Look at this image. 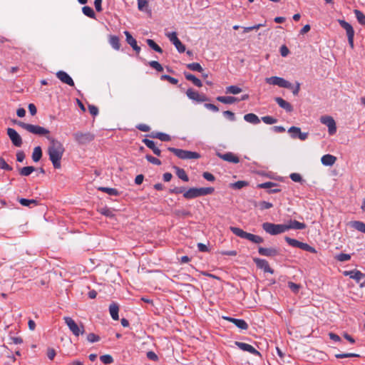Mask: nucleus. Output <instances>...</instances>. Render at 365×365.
Instances as JSON below:
<instances>
[{"instance_id": "1a4fd4ad", "label": "nucleus", "mask_w": 365, "mask_h": 365, "mask_svg": "<svg viewBox=\"0 0 365 365\" xmlns=\"http://www.w3.org/2000/svg\"><path fill=\"white\" fill-rule=\"evenodd\" d=\"M320 122L328 128V133L333 135L336 133V125L334 119L330 115H322Z\"/></svg>"}, {"instance_id": "c756f323", "label": "nucleus", "mask_w": 365, "mask_h": 365, "mask_svg": "<svg viewBox=\"0 0 365 365\" xmlns=\"http://www.w3.org/2000/svg\"><path fill=\"white\" fill-rule=\"evenodd\" d=\"M109 43L114 49H115L117 51L120 49V43L119 38L118 36H109Z\"/></svg>"}, {"instance_id": "c03bdc74", "label": "nucleus", "mask_w": 365, "mask_h": 365, "mask_svg": "<svg viewBox=\"0 0 365 365\" xmlns=\"http://www.w3.org/2000/svg\"><path fill=\"white\" fill-rule=\"evenodd\" d=\"M264 25L262 24H255L254 26H248V27H242V34H245V33H247V32H249V31H253V30H258L259 28L264 26Z\"/></svg>"}, {"instance_id": "09e8293b", "label": "nucleus", "mask_w": 365, "mask_h": 365, "mask_svg": "<svg viewBox=\"0 0 365 365\" xmlns=\"http://www.w3.org/2000/svg\"><path fill=\"white\" fill-rule=\"evenodd\" d=\"M284 240L290 246L294 247H299V245L300 243L299 241H298L295 239L290 238L289 237H285Z\"/></svg>"}, {"instance_id": "338daca9", "label": "nucleus", "mask_w": 365, "mask_h": 365, "mask_svg": "<svg viewBox=\"0 0 365 365\" xmlns=\"http://www.w3.org/2000/svg\"><path fill=\"white\" fill-rule=\"evenodd\" d=\"M88 110H89V112L90 113L93 115V116H96L98 115V109L96 106H93V105H89L88 106Z\"/></svg>"}, {"instance_id": "bf43d9fd", "label": "nucleus", "mask_w": 365, "mask_h": 365, "mask_svg": "<svg viewBox=\"0 0 365 365\" xmlns=\"http://www.w3.org/2000/svg\"><path fill=\"white\" fill-rule=\"evenodd\" d=\"M149 64L152 68H155L158 71L161 72L163 71V66L158 61H152L149 63Z\"/></svg>"}, {"instance_id": "3c124183", "label": "nucleus", "mask_w": 365, "mask_h": 365, "mask_svg": "<svg viewBox=\"0 0 365 365\" xmlns=\"http://www.w3.org/2000/svg\"><path fill=\"white\" fill-rule=\"evenodd\" d=\"M100 359L105 364H110L113 361V357L109 354L101 356Z\"/></svg>"}, {"instance_id": "8fccbe9b", "label": "nucleus", "mask_w": 365, "mask_h": 365, "mask_svg": "<svg viewBox=\"0 0 365 365\" xmlns=\"http://www.w3.org/2000/svg\"><path fill=\"white\" fill-rule=\"evenodd\" d=\"M335 258L339 262H346L351 259V255L349 254L341 253L337 255Z\"/></svg>"}, {"instance_id": "423d86ee", "label": "nucleus", "mask_w": 365, "mask_h": 365, "mask_svg": "<svg viewBox=\"0 0 365 365\" xmlns=\"http://www.w3.org/2000/svg\"><path fill=\"white\" fill-rule=\"evenodd\" d=\"M262 228L267 233L272 235H277L287 232L285 224L264 222L262 224Z\"/></svg>"}, {"instance_id": "a18cd8bd", "label": "nucleus", "mask_w": 365, "mask_h": 365, "mask_svg": "<svg viewBox=\"0 0 365 365\" xmlns=\"http://www.w3.org/2000/svg\"><path fill=\"white\" fill-rule=\"evenodd\" d=\"M299 248H300V249H302L303 250H306V251L310 252L312 253H316L317 252L316 250L314 247L309 246L307 243H304V242H301L299 243Z\"/></svg>"}, {"instance_id": "49530a36", "label": "nucleus", "mask_w": 365, "mask_h": 365, "mask_svg": "<svg viewBox=\"0 0 365 365\" xmlns=\"http://www.w3.org/2000/svg\"><path fill=\"white\" fill-rule=\"evenodd\" d=\"M99 212L101 214H102L106 217H114L113 212L108 207H102L99 210Z\"/></svg>"}, {"instance_id": "0eeeda50", "label": "nucleus", "mask_w": 365, "mask_h": 365, "mask_svg": "<svg viewBox=\"0 0 365 365\" xmlns=\"http://www.w3.org/2000/svg\"><path fill=\"white\" fill-rule=\"evenodd\" d=\"M168 150L174 153L178 158L182 160L198 159L200 155L198 153L175 148H168Z\"/></svg>"}, {"instance_id": "774afa93", "label": "nucleus", "mask_w": 365, "mask_h": 365, "mask_svg": "<svg viewBox=\"0 0 365 365\" xmlns=\"http://www.w3.org/2000/svg\"><path fill=\"white\" fill-rule=\"evenodd\" d=\"M147 357L152 360V361H157L158 360V356H157V354L153 352V351H148L147 353Z\"/></svg>"}, {"instance_id": "aec40b11", "label": "nucleus", "mask_w": 365, "mask_h": 365, "mask_svg": "<svg viewBox=\"0 0 365 365\" xmlns=\"http://www.w3.org/2000/svg\"><path fill=\"white\" fill-rule=\"evenodd\" d=\"M258 252L259 255L266 257H274L278 255V250L275 248L259 247Z\"/></svg>"}, {"instance_id": "f8f14e48", "label": "nucleus", "mask_w": 365, "mask_h": 365, "mask_svg": "<svg viewBox=\"0 0 365 365\" xmlns=\"http://www.w3.org/2000/svg\"><path fill=\"white\" fill-rule=\"evenodd\" d=\"M165 35L180 53L185 52V46L178 38L176 32L167 33Z\"/></svg>"}, {"instance_id": "603ef678", "label": "nucleus", "mask_w": 365, "mask_h": 365, "mask_svg": "<svg viewBox=\"0 0 365 365\" xmlns=\"http://www.w3.org/2000/svg\"><path fill=\"white\" fill-rule=\"evenodd\" d=\"M175 215L179 217H186L187 216H190L191 214L189 211L185 210H178L175 211Z\"/></svg>"}, {"instance_id": "2f4dec72", "label": "nucleus", "mask_w": 365, "mask_h": 365, "mask_svg": "<svg viewBox=\"0 0 365 365\" xmlns=\"http://www.w3.org/2000/svg\"><path fill=\"white\" fill-rule=\"evenodd\" d=\"M42 157V150L40 146L35 147L32 153V159L34 162H38Z\"/></svg>"}, {"instance_id": "de8ad7c7", "label": "nucleus", "mask_w": 365, "mask_h": 365, "mask_svg": "<svg viewBox=\"0 0 365 365\" xmlns=\"http://www.w3.org/2000/svg\"><path fill=\"white\" fill-rule=\"evenodd\" d=\"M262 120L267 125H272L277 122V120L276 118L269 115L262 117Z\"/></svg>"}, {"instance_id": "052dcab7", "label": "nucleus", "mask_w": 365, "mask_h": 365, "mask_svg": "<svg viewBox=\"0 0 365 365\" xmlns=\"http://www.w3.org/2000/svg\"><path fill=\"white\" fill-rule=\"evenodd\" d=\"M0 168L6 170H11L12 168L6 163L4 158H0Z\"/></svg>"}, {"instance_id": "13d9d810", "label": "nucleus", "mask_w": 365, "mask_h": 365, "mask_svg": "<svg viewBox=\"0 0 365 365\" xmlns=\"http://www.w3.org/2000/svg\"><path fill=\"white\" fill-rule=\"evenodd\" d=\"M145 158L148 160V162H150L154 165H161L160 160L155 157H153L152 155H147L145 156Z\"/></svg>"}, {"instance_id": "680f3d73", "label": "nucleus", "mask_w": 365, "mask_h": 365, "mask_svg": "<svg viewBox=\"0 0 365 365\" xmlns=\"http://www.w3.org/2000/svg\"><path fill=\"white\" fill-rule=\"evenodd\" d=\"M272 204L267 201H262L259 202V207L261 210H267L272 207Z\"/></svg>"}, {"instance_id": "c85d7f7f", "label": "nucleus", "mask_w": 365, "mask_h": 365, "mask_svg": "<svg viewBox=\"0 0 365 365\" xmlns=\"http://www.w3.org/2000/svg\"><path fill=\"white\" fill-rule=\"evenodd\" d=\"M185 76L187 80L192 81L195 86L197 87H201L202 86L200 80L196 78L194 75L189 73H185Z\"/></svg>"}, {"instance_id": "e433bc0d", "label": "nucleus", "mask_w": 365, "mask_h": 365, "mask_svg": "<svg viewBox=\"0 0 365 365\" xmlns=\"http://www.w3.org/2000/svg\"><path fill=\"white\" fill-rule=\"evenodd\" d=\"M148 45L153 48L154 51L158 53H163L162 48L152 39H147L146 41Z\"/></svg>"}, {"instance_id": "0e129e2a", "label": "nucleus", "mask_w": 365, "mask_h": 365, "mask_svg": "<svg viewBox=\"0 0 365 365\" xmlns=\"http://www.w3.org/2000/svg\"><path fill=\"white\" fill-rule=\"evenodd\" d=\"M162 79H165V80L168 81L170 83L174 84V85L177 84L178 82V81L176 78H173L168 75L162 76Z\"/></svg>"}, {"instance_id": "b1692460", "label": "nucleus", "mask_w": 365, "mask_h": 365, "mask_svg": "<svg viewBox=\"0 0 365 365\" xmlns=\"http://www.w3.org/2000/svg\"><path fill=\"white\" fill-rule=\"evenodd\" d=\"M275 101L277 103L279 107L284 109L287 112H292L293 110L292 106L283 98L280 97L275 98Z\"/></svg>"}, {"instance_id": "cd10ccee", "label": "nucleus", "mask_w": 365, "mask_h": 365, "mask_svg": "<svg viewBox=\"0 0 365 365\" xmlns=\"http://www.w3.org/2000/svg\"><path fill=\"white\" fill-rule=\"evenodd\" d=\"M109 312L110 314L111 317L114 320H118L119 319L118 317V312H119V307L118 305L115 303H113L109 307Z\"/></svg>"}, {"instance_id": "412c9836", "label": "nucleus", "mask_w": 365, "mask_h": 365, "mask_svg": "<svg viewBox=\"0 0 365 365\" xmlns=\"http://www.w3.org/2000/svg\"><path fill=\"white\" fill-rule=\"evenodd\" d=\"M286 225L287 231L293 229V230H303L306 227L304 223L299 222L297 220H289Z\"/></svg>"}, {"instance_id": "37998d69", "label": "nucleus", "mask_w": 365, "mask_h": 365, "mask_svg": "<svg viewBox=\"0 0 365 365\" xmlns=\"http://www.w3.org/2000/svg\"><path fill=\"white\" fill-rule=\"evenodd\" d=\"M82 11L86 16L90 18H95V13L92 8L87 6H83L82 9Z\"/></svg>"}, {"instance_id": "7c9ffc66", "label": "nucleus", "mask_w": 365, "mask_h": 365, "mask_svg": "<svg viewBox=\"0 0 365 365\" xmlns=\"http://www.w3.org/2000/svg\"><path fill=\"white\" fill-rule=\"evenodd\" d=\"M151 138H158L162 141H170V137L168 134L163 133H153L150 135Z\"/></svg>"}, {"instance_id": "bb28decb", "label": "nucleus", "mask_w": 365, "mask_h": 365, "mask_svg": "<svg viewBox=\"0 0 365 365\" xmlns=\"http://www.w3.org/2000/svg\"><path fill=\"white\" fill-rule=\"evenodd\" d=\"M244 119L245 121L255 125L260 123V120L258 116L254 113H247L245 115Z\"/></svg>"}, {"instance_id": "864d4df0", "label": "nucleus", "mask_w": 365, "mask_h": 365, "mask_svg": "<svg viewBox=\"0 0 365 365\" xmlns=\"http://www.w3.org/2000/svg\"><path fill=\"white\" fill-rule=\"evenodd\" d=\"M359 355L354 353H346V354H337L335 355V357L337 359H344L348 357H359Z\"/></svg>"}, {"instance_id": "dca6fc26", "label": "nucleus", "mask_w": 365, "mask_h": 365, "mask_svg": "<svg viewBox=\"0 0 365 365\" xmlns=\"http://www.w3.org/2000/svg\"><path fill=\"white\" fill-rule=\"evenodd\" d=\"M186 94L189 98L197 102H204L207 101V98L205 95L200 94L198 92L192 89H188Z\"/></svg>"}, {"instance_id": "f704fd0d", "label": "nucleus", "mask_w": 365, "mask_h": 365, "mask_svg": "<svg viewBox=\"0 0 365 365\" xmlns=\"http://www.w3.org/2000/svg\"><path fill=\"white\" fill-rule=\"evenodd\" d=\"M176 175L179 178H180L185 182H187L189 180L187 175L186 174L185 171L182 168H176Z\"/></svg>"}, {"instance_id": "39448f33", "label": "nucleus", "mask_w": 365, "mask_h": 365, "mask_svg": "<svg viewBox=\"0 0 365 365\" xmlns=\"http://www.w3.org/2000/svg\"><path fill=\"white\" fill-rule=\"evenodd\" d=\"M230 229L232 231V232L236 235L237 236L242 238L248 240L249 241L255 243V244H260L263 242L264 240L262 237L256 235H253L251 233H248L247 232H245L240 228L238 227H230Z\"/></svg>"}, {"instance_id": "5fc2aeb1", "label": "nucleus", "mask_w": 365, "mask_h": 365, "mask_svg": "<svg viewBox=\"0 0 365 365\" xmlns=\"http://www.w3.org/2000/svg\"><path fill=\"white\" fill-rule=\"evenodd\" d=\"M248 98H249L248 94H244L240 98L230 96V104H232L236 101H245V100L248 99Z\"/></svg>"}, {"instance_id": "f03ea898", "label": "nucleus", "mask_w": 365, "mask_h": 365, "mask_svg": "<svg viewBox=\"0 0 365 365\" xmlns=\"http://www.w3.org/2000/svg\"><path fill=\"white\" fill-rule=\"evenodd\" d=\"M63 320L71 332L75 336L78 337L85 334V327L82 322H80L77 323L70 317H64Z\"/></svg>"}, {"instance_id": "f257e3e1", "label": "nucleus", "mask_w": 365, "mask_h": 365, "mask_svg": "<svg viewBox=\"0 0 365 365\" xmlns=\"http://www.w3.org/2000/svg\"><path fill=\"white\" fill-rule=\"evenodd\" d=\"M47 139L50 143L48 148L49 159L53 167L56 169H59L61 166V160L65 150L63 145L60 141L50 136H47Z\"/></svg>"}, {"instance_id": "20e7f679", "label": "nucleus", "mask_w": 365, "mask_h": 365, "mask_svg": "<svg viewBox=\"0 0 365 365\" xmlns=\"http://www.w3.org/2000/svg\"><path fill=\"white\" fill-rule=\"evenodd\" d=\"M213 192V187H192L185 192L183 196L187 199H192L200 196L210 195Z\"/></svg>"}, {"instance_id": "72a5a7b5", "label": "nucleus", "mask_w": 365, "mask_h": 365, "mask_svg": "<svg viewBox=\"0 0 365 365\" xmlns=\"http://www.w3.org/2000/svg\"><path fill=\"white\" fill-rule=\"evenodd\" d=\"M35 170L34 167L33 166H27L24 167L19 170V173L22 176H29Z\"/></svg>"}, {"instance_id": "2eb2a0df", "label": "nucleus", "mask_w": 365, "mask_h": 365, "mask_svg": "<svg viewBox=\"0 0 365 365\" xmlns=\"http://www.w3.org/2000/svg\"><path fill=\"white\" fill-rule=\"evenodd\" d=\"M235 344L239 349H240L241 350H242L244 351H247V352H249L253 355H255V356H260V353L250 344L243 343V342H240V341H235Z\"/></svg>"}, {"instance_id": "4d7b16f0", "label": "nucleus", "mask_w": 365, "mask_h": 365, "mask_svg": "<svg viewBox=\"0 0 365 365\" xmlns=\"http://www.w3.org/2000/svg\"><path fill=\"white\" fill-rule=\"evenodd\" d=\"M291 180L296 182H301L302 181V178L300 174L297 173H291L289 175Z\"/></svg>"}, {"instance_id": "69168bd1", "label": "nucleus", "mask_w": 365, "mask_h": 365, "mask_svg": "<svg viewBox=\"0 0 365 365\" xmlns=\"http://www.w3.org/2000/svg\"><path fill=\"white\" fill-rule=\"evenodd\" d=\"M242 91V89L236 86H230V93L232 94H238Z\"/></svg>"}, {"instance_id": "4be33fe9", "label": "nucleus", "mask_w": 365, "mask_h": 365, "mask_svg": "<svg viewBox=\"0 0 365 365\" xmlns=\"http://www.w3.org/2000/svg\"><path fill=\"white\" fill-rule=\"evenodd\" d=\"M230 322L232 323L240 330H247L248 329V324L244 319L230 317Z\"/></svg>"}, {"instance_id": "5701e85b", "label": "nucleus", "mask_w": 365, "mask_h": 365, "mask_svg": "<svg viewBox=\"0 0 365 365\" xmlns=\"http://www.w3.org/2000/svg\"><path fill=\"white\" fill-rule=\"evenodd\" d=\"M124 34L126 36L127 43L129 45H130L133 50L139 53L140 51V48L137 45L136 40L131 36V34L128 31H125Z\"/></svg>"}, {"instance_id": "ea45409f", "label": "nucleus", "mask_w": 365, "mask_h": 365, "mask_svg": "<svg viewBox=\"0 0 365 365\" xmlns=\"http://www.w3.org/2000/svg\"><path fill=\"white\" fill-rule=\"evenodd\" d=\"M187 67L191 71L202 72L203 68L198 63H192L187 65Z\"/></svg>"}, {"instance_id": "6e6d98bb", "label": "nucleus", "mask_w": 365, "mask_h": 365, "mask_svg": "<svg viewBox=\"0 0 365 365\" xmlns=\"http://www.w3.org/2000/svg\"><path fill=\"white\" fill-rule=\"evenodd\" d=\"M87 340L91 343H93L98 341L100 340V337L93 333H90L87 335Z\"/></svg>"}, {"instance_id": "79ce46f5", "label": "nucleus", "mask_w": 365, "mask_h": 365, "mask_svg": "<svg viewBox=\"0 0 365 365\" xmlns=\"http://www.w3.org/2000/svg\"><path fill=\"white\" fill-rule=\"evenodd\" d=\"M354 14L356 15V17L359 21V23L361 25H365V16L364 14L359 11V10H355L354 11Z\"/></svg>"}, {"instance_id": "4c0bfd02", "label": "nucleus", "mask_w": 365, "mask_h": 365, "mask_svg": "<svg viewBox=\"0 0 365 365\" xmlns=\"http://www.w3.org/2000/svg\"><path fill=\"white\" fill-rule=\"evenodd\" d=\"M99 190H101L104 192H106L107 194L110 195H114L116 196L118 195V191L115 188H110V187H100L98 188Z\"/></svg>"}, {"instance_id": "9b49d317", "label": "nucleus", "mask_w": 365, "mask_h": 365, "mask_svg": "<svg viewBox=\"0 0 365 365\" xmlns=\"http://www.w3.org/2000/svg\"><path fill=\"white\" fill-rule=\"evenodd\" d=\"M73 136L75 140L81 145H86L94 139V135L91 133L77 132Z\"/></svg>"}, {"instance_id": "a19ab883", "label": "nucleus", "mask_w": 365, "mask_h": 365, "mask_svg": "<svg viewBox=\"0 0 365 365\" xmlns=\"http://www.w3.org/2000/svg\"><path fill=\"white\" fill-rule=\"evenodd\" d=\"M247 185H248L247 182L240 180V181H237V182L230 184V187H231L234 189H236V190H240V189H242V187L247 186Z\"/></svg>"}, {"instance_id": "6ab92c4d", "label": "nucleus", "mask_w": 365, "mask_h": 365, "mask_svg": "<svg viewBox=\"0 0 365 365\" xmlns=\"http://www.w3.org/2000/svg\"><path fill=\"white\" fill-rule=\"evenodd\" d=\"M343 274L344 276H349L350 278L356 280L357 282H359L361 279L364 277V274L357 269L344 271Z\"/></svg>"}, {"instance_id": "393cba45", "label": "nucleus", "mask_w": 365, "mask_h": 365, "mask_svg": "<svg viewBox=\"0 0 365 365\" xmlns=\"http://www.w3.org/2000/svg\"><path fill=\"white\" fill-rule=\"evenodd\" d=\"M336 160V158L332 155L327 154L322 157L321 162L322 165L325 166H331L333 165Z\"/></svg>"}, {"instance_id": "473e14b6", "label": "nucleus", "mask_w": 365, "mask_h": 365, "mask_svg": "<svg viewBox=\"0 0 365 365\" xmlns=\"http://www.w3.org/2000/svg\"><path fill=\"white\" fill-rule=\"evenodd\" d=\"M351 226L359 232L365 233V223L360 221H354L351 222Z\"/></svg>"}, {"instance_id": "c9c22d12", "label": "nucleus", "mask_w": 365, "mask_h": 365, "mask_svg": "<svg viewBox=\"0 0 365 365\" xmlns=\"http://www.w3.org/2000/svg\"><path fill=\"white\" fill-rule=\"evenodd\" d=\"M19 203L23 206L29 207L31 205H37L38 202L36 200H28L25 198H21L19 200Z\"/></svg>"}, {"instance_id": "a878e982", "label": "nucleus", "mask_w": 365, "mask_h": 365, "mask_svg": "<svg viewBox=\"0 0 365 365\" xmlns=\"http://www.w3.org/2000/svg\"><path fill=\"white\" fill-rule=\"evenodd\" d=\"M143 142L145 143V145L151 149L153 152V153L158 156H160L161 151L160 150L155 146V143L154 141L148 140V139H144Z\"/></svg>"}, {"instance_id": "f3484780", "label": "nucleus", "mask_w": 365, "mask_h": 365, "mask_svg": "<svg viewBox=\"0 0 365 365\" xmlns=\"http://www.w3.org/2000/svg\"><path fill=\"white\" fill-rule=\"evenodd\" d=\"M57 78L62 82L68 86H73L74 82L71 77L65 71H60L56 73Z\"/></svg>"}, {"instance_id": "6e6552de", "label": "nucleus", "mask_w": 365, "mask_h": 365, "mask_svg": "<svg viewBox=\"0 0 365 365\" xmlns=\"http://www.w3.org/2000/svg\"><path fill=\"white\" fill-rule=\"evenodd\" d=\"M266 83L270 85L278 86L280 88H291L292 83L283 78L272 76L265 79Z\"/></svg>"}, {"instance_id": "9d476101", "label": "nucleus", "mask_w": 365, "mask_h": 365, "mask_svg": "<svg viewBox=\"0 0 365 365\" xmlns=\"http://www.w3.org/2000/svg\"><path fill=\"white\" fill-rule=\"evenodd\" d=\"M339 24L340 26L346 30V35L348 37V41L349 44L351 48H354V31L353 29V27L350 24L346 22L344 20H339Z\"/></svg>"}, {"instance_id": "58836bf2", "label": "nucleus", "mask_w": 365, "mask_h": 365, "mask_svg": "<svg viewBox=\"0 0 365 365\" xmlns=\"http://www.w3.org/2000/svg\"><path fill=\"white\" fill-rule=\"evenodd\" d=\"M138 8L140 11H148V1L147 0H138Z\"/></svg>"}, {"instance_id": "a211bd4d", "label": "nucleus", "mask_w": 365, "mask_h": 365, "mask_svg": "<svg viewBox=\"0 0 365 365\" xmlns=\"http://www.w3.org/2000/svg\"><path fill=\"white\" fill-rule=\"evenodd\" d=\"M254 262L257 267L261 269H263L265 272L273 273V270L269 267V265L267 260L264 259L255 258Z\"/></svg>"}, {"instance_id": "4468645a", "label": "nucleus", "mask_w": 365, "mask_h": 365, "mask_svg": "<svg viewBox=\"0 0 365 365\" xmlns=\"http://www.w3.org/2000/svg\"><path fill=\"white\" fill-rule=\"evenodd\" d=\"M288 133H289L292 138H299L301 140H305L309 135L308 133H302L299 128L295 126L289 128Z\"/></svg>"}, {"instance_id": "ddd939ff", "label": "nucleus", "mask_w": 365, "mask_h": 365, "mask_svg": "<svg viewBox=\"0 0 365 365\" xmlns=\"http://www.w3.org/2000/svg\"><path fill=\"white\" fill-rule=\"evenodd\" d=\"M7 135L11 140L14 145L16 147H21L23 141L20 135L13 128H9L7 129Z\"/></svg>"}, {"instance_id": "7ed1b4c3", "label": "nucleus", "mask_w": 365, "mask_h": 365, "mask_svg": "<svg viewBox=\"0 0 365 365\" xmlns=\"http://www.w3.org/2000/svg\"><path fill=\"white\" fill-rule=\"evenodd\" d=\"M16 123L19 126H20L21 128L31 133L38 135H45L46 138L47 136H49L48 134L50 133V131L48 129L40 125L29 124L21 121L16 122Z\"/></svg>"}, {"instance_id": "e2e57ef3", "label": "nucleus", "mask_w": 365, "mask_h": 365, "mask_svg": "<svg viewBox=\"0 0 365 365\" xmlns=\"http://www.w3.org/2000/svg\"><path fill=\"white\" fill-rule=\"evenodd\" d=\"M288 287L294 293L298 292L299 289V284H295V283L292 282H288Z\"/></svg>"}]
</instances>
